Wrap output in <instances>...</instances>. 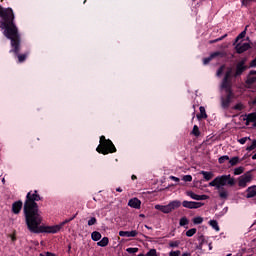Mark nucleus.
Here are the masks:
<instances>
[{
  "mask_svg": "<svg viewBox=\"0 0 256 256\" xmlns=\"http://www.w3.org/2000/svg\"><path fill=\"white\" fill-rule=\"evenodd\" d=\"M192 222L194 223V225H201V223H203V217L201 216L194 217L192 219Z\"/></svg>",
  "mask_w": 256,
  "mask_h": 256,
  "instance_id": "nucleus-27",
  "label": "nucleus"
},
{
  "mask_svg": "<svg viewBox=\"0 0 256 256\" xmlns=\"http://www.w3.org/2000/svg\"><path fill=\"white\" fill-rule=\"evenodd\" d=\"M182 256H191V253L185 252V253L182 254Z\"/></svg>",
  "mask_w": 256,
  "mask_h": 256,
  "instance_id": "nucleus-48",
  "label": "nucleus"
},
{
  "mask_svg": "<svg viewBox=\"0 0 256 256\" xmlns=\"http://www.w3.org/2000/svg\"><path fill=\"white\" fill-rule=\"evenodd\" d=\"M97 223V218L92 217L91 219L88 220V225L91 227L92 225H95Z\"/></svg>",
  "mask_w": 256,
  "mask_h": 256,
  "instance_id": "nucleus-38",
  "label": "nucleus"
},
{
  "mask_svg": "<svg viewBox=\"0 0 256 256\" xmlns=\"http://www.w3.org/2000/svg\"><path fill=\"white\" fill-rule=\"evenodd\" d=\"M169 179H171V181H175L176 183H179V178L175 177V176H169Z\"/></svg>",
  "mask_w": 256,
  "mask_h": 256,
  "instance_id": "nucleus-43",
  "label": "nucleus"
},
{
  "mask_svg": "<svg viewBox=\"0 0 256 256\" xmlns=\"http://www.w3.org/2000/svg\"><path fill=\"white\" fill-rule=\"evenodd\" d=\"M169 256H181V251H179V250L170 251Z\"/></svg>",
  "mask_w": 256,
  "mask_h": 256,
  "instance_id": "nucleus-41",
  "label": "nucleus"
},
{
  "mask_svg": "<svg viewBox=\"0 0 256 256\" xmlns=\"http://www.w3.org/2000/svg\"><path fill=\"white\" fill-rule=\"evenodd\" d=\"M26 59H27V55L25 54L18 55L19 63H23V61H25Z\"/></svg>",
  "mask_w": 256,
  "mask_h": 256,
  "instance_id": "nucleus-39",
  "label": "nucleus"
},
{
  "mask_svg": "<svg viewBox=\"0 0 256 256\" xmlns=\"http://www.w3.org/2000/svg\"><path fill=\"white\" fill-rule=\"evenodd\" d=\"M208 247H209V251L213 249V245H211V243L208 244Z\"/></svg>",
  "mask_w": 256,
  "mask_h": 256,
  "instance_id": "nucleus-49",
  "label": "nucleus"
},
{
  "mask_svg": "<svg viewBox=\"0 0 256 256\" xmlns=\"http://www.w3.org/2000/svg\"><path fill=\"white\" fill-rule=\"evenodd\" d=\"M126 251L127 253L134 255L135 253L139 252V248H127Z\"/></svg>",
  "mask_w": 256,
  "mask_h": 256,
  "instance_id": "nucleus-37",
  "label": "nucleus"
},
{
  "mask_svg": "<svg viewBox=\"0 0 256 256\" xmlns=\"http://www.w3.org/2000/svg\"><path fill=\"white\" fill-rule=\"evenodd\" d=\"M92 241H101V234L97 231L92 232L91 234Z\"/></svg>",
  "mask_w": 256,
  "mask_h": 256,
  "instance_id": "nucleus-25",
  "label": "nucleus"
},
{
  "mask_svg": "<svg viewBox=\"0 0 256 256\" xmlns=\"http://www.w3.org/2000/svg\"><path fill=\"white\" fill-rule=\"evenodd\" d=\"M135 179H137V176L132 175V180L135 181Z\"/></svg>",
  "mask_w": 256,
  "mask_h": 256,
  "instance_id": "nucleus-52",
  "label": "nucleus"
},
{
  "mask_svg": "<svg viewBox=\"0 0 256 256\" xmlns=\"http://www.w3.org/2000/svg\"><path fill=\"white\" fill-rule=\"evenodd\" d=\"M181 205V201L173 200L170 201L167 205L156 204L154 206V209H156L157 211H161V213H164L165 215H169V213H173L175 209H179Z\"/></svg>",
  "mask_w": 256,
  "mask_h": 256,
  "instance_id": "nucleus-7",
  "label": "nucleus"
},
{
  "mask_svg": "<svg viewBox=\"0 0 256 256\" xmlns=\"http://www.w3.org/2000/svg\"><path fill=\"white\" fill-rule=\"evenodd\" d=\"M98 247H107L109 245V238L103 237L99 242H97Z\"/></svg>",
  "mask_w": 256,
  "mask_h": 256,
  "instance_id": "nucleus-21",
  "label": "nucleus"
},
{
  "mask_svg": "<svg viewBox=\"0 0 256 256\" xmlns=\"http://www.w3.org/2000/svg\"><path fill=\"white\" fill-rule=\"evenodd\" d=\"M200 114L197 115L198 119H207V112H205V107L200 106Z\"/></svg>",
  "mask_w": 256,
  "mask_h": 256,
  "instance_id": "nucleus-23",
  "label": "nucleus"
},
{
  "mask_svg": "<svg viewBox=\"0 0 256 256\" xmlns=\"http://www.w3.org/2000/svg\"><path fill=\"white\" fill-rule=\"evenodd\" d=\"M179 245H181L180 241H171L169 243V247H171L172 249H175V248L179 247Z\"/></svg>",
  "mask_w": 256,
  "mask_h": 256,
  "instance_id": "nucleus-33",
  "label": "nucleus"
},
{
  "mask_svg": "<svg viewBox=\"0 0 256 256\" xmlns=\"http://www.w3.org/2000/svg\"><path fill=\"white\" fill-rule=\"evenodd\" d=\"M220 199H227L229 197V192L225 188H220L218 190Z\"/></svg>",
  "mask_w": 256,
  "mask_h": 256,
  "instance_id": "nucleus-20",
  "label": "nucleus"
},
{
  "mask_svg": "<svg viewBox=\"0 0 256 256\" xmlns=\"http://www.w3.org/2000/svg\"><path fill=\"white\" fill-rule=\"evenodd\" d=\"M145 228H146V229H151V227H149V226H147V225H145Z\"/></svg>",
  "mask_w": 256,
  "mask_h": 256,
  "instance_id": "nucleus-54",
  "label": "nucleus"
},
{
  "mask_svg": "<svg viewBox=\"0 0 256 256\" xmlns=\"http://www.w3.org/2000/svg\"><path fill=\"white\" fill-rule=\"evenodd\" d=\"M0 17H4V19L6 20L4 35L5 37H7V39H10L11 45L13 47L12 51L15 53H19L21 38L19 36V30L17 29V26L15 25V23H13V19H15V16L13 15V10L3 9V7L0 6Z\"/></svg>",
  "mask_w": 256,
  "mask_h": 256,
  "instance_id": "nucleus-1",
  "label": "nucleus"
},
{
  "mask_svg": "<svg viewBox=\"0 0 256 256\" xmlns=\"http://www.w3.org/2000/svg\"><path fill=\"white\" fill-rule=\"evenodd\" d=\"M2 183L5 184V178L2 179Z\"/></svg>",
  "mask_w": 256,
  "mask_h": 256,
  "instance_id": "nucleus-55",
  "label": "nucleus"
},
{
  "mask_svg": "<svg viewBox=\"0 0 256 256\" xmlns=\"http://www.w3.org/2000/svg\"><path fill=\"white\" fill-rule=\"evenodd\" d=\"M251 181H253V175H251V172H247L239 177L238 185L239 187L245 188Z\"/></svg>",
  "mask_w": 256,
  "mask_h": 256,
  "instance_id": "nucleus-8",
  "label": "nucleus"
},
{
  "mask_svg": "<svg viewBox=\"0 0 256 256\" xmlns=\"http://www.w3.org/2000/svg\"><path fill=\"white\" fill-rule=\"evenodd\" d=\"M245 253L244 252H241V253H238L236 256H244Z\"/></svg>",
  "mask_w": 256,
  "mask_h": 256,
  "instance_id": "nucleus-50",
  "label": "nucleus"
},
{
  "mask_svg": "<svg viewBox=\"0 0 256 256\" xmlns=\"http://www.w3.org/2000/svg\"><path fill=\"white\" fill-rule=\"evenodd\" d=\"M197 233V228H191L186 232V237H193Z\"/></svg>",
  "mask_w": 256,
  "mask_h": 256,
  "instance_id": "nucleus-29",
  "label": "nucleus"
},
{
  "mask_svg": "<svg viewBox=\"0 0 256 256\" xmlns=\"http://www.w3.org/2000/svg\"><path fill=\"white\" fill-rule=\"evenodd\" d=\"M253 1H255V0H242V5L247 6L248 3H251Z\"/></svg>",
  "mask_w": 256,
  "mask_h": 256,
  "instance_id": "nucleus-44",
  "label": "nucleus"
},
{
  "mask_svg": "<svg viewBox=\"0 0 256 256\" xmlns=\"http://www.w3.org/2000/svg\"><path fill=\"white\" fill-rule=\"evenodd\" d=\"M204 205L205 204L203 202H194V201H187V200H184L182 202V206L185 207V209H199Z\"/></svg>",
  "mask_w": 256,
  "mask_h": 256,
  "instance_id": "nucleus-9",
  "label": "nucleus"
},
{
  "mask_svg": "<svg viewBox=\"0 0 256 256\" xmlns=\"http://www.w3.org/2000/svg\"><path fill=\"white\" fill-rule=\"evenodd\" d=\"M128 207L132 209H141V200L138 198H132L128 201Z\"/></svg>",
  "mask_w": 256,
  "mask_h": 256,
  "instance_id": "nucleus-14",
  "label": "nucleus"
},
{
  "mask_svg": "<svg viewBox=\"0 0 256 256\" xmlns=\"http://www.w3.org/2000/svg\"><path fill=\"white\" fill-rule=\"evenodd\" d=\"M247 141H251L250 137H243L238 139V143H240V145H245V143H247Z\"/></svg>",
  "mask_w": 256,
  "mask_h": 256,
  "instance_id": "nucleus-34",
  "label": "nucleus"
},
{
  "mask_svg": "<svg viewBox=\"0 0 256 256\" xmlns=\"http://www.w3.org/2000/svg\"><path fill=\"white\" fill-rule=\"evenodd\" d=\"M235 109H238L239 111H241V109H243V104L236 105Z\"/></svg>",
  "mask_w": 256,
  "mask_h": 256,
  "instance_id": "nucleus-46",
  "label": "nucleus"
},
{
  "mask_svg": "<svg viewBox=\"0 0 256 256\" xmlns=\"http://www.w3.org/2000/svg\"><path fill=\"white\" fill-rule=\"evenodd\" d=\"M75 215L70 218L66 219L60 224L54 225V226H45L41 225V222L43 221V217H41V214H38V216H34L33 218H30L29 220H26L27 227L31 233H59L67 225V223H71L73 219H75Z\"/></svg>",
  "mask_w": 256,
  "mask_h": 256,
  "instance_id": "nucleus-2",
  "label": "nucleus"
},
{
  "mask_svg": "<svg viewBox=\"0 0 256 256\" xmlns=\"http://www.w3.org/2000/svg\"><path fill=\"white\" fill-rule=\"evenodd\" d=\"M223 71H225V66H221V67L218 69V71H217V73H216L217 77H221V75H223Z\"/></svg>",
  "mask_w": 256,
  "mask_h": 256,
  "instance_id": "nucleus-40",
  "label": "nucleus"
},
{
  "mask_svg": "<svg viewBox=\"0 0 256 256\" xmlns=\"http://www.w3.org/2000/svg\"><path fill=\"white\" fill-rule=\"evenodd\" d=\"M229 163L232 167H234V165H237V163H239V157H233L229 160Z\"/></svg>",
  "mask_w": 256,
  "mask_h": 256,
  "instance_id": "nucleus-30",
  "label": "nucleus"
},
{
  "mask_svg": "<svg viewBox=\"0 0 256 256\" xmlns=\"http://www.w3.org/2000/svg\"><path fill=\"white\" fill-rule=\"evenodd\" d=\"M35 201H41V196L37 194V190H35L34 192H28L24 204V215L26 221H29V219H33V217L41 215V212L39 211V206L35 203Z\"/></svg>",
  "mask_w": 256,
  "mask_h": 256,
  "instance_id": "nucleus-3",
  "label": "nucleus"
},
{
  "mask_svg": "<svg viewBox=\"0 0 256 256\" xmlns=\"http://www.w3.org/2000/svg\"><path fill=\"white\" fill-rule=\"evenodd\" d=\"M253 83H256V70L250 71L246 79L247 85H253Z\"/></svg>",
  "mask_w": 256,
  "mask_h": 256,
  "instance_id": "nucleus-15",
  "label": "nucleus"
},
{
  "mask_svg": "<svg viewBox=\"0 0 256 256\" xmlns=\"http://www.w3.org/2000/svg\"><path fill=\"white\" fill-rule=\"evenodd\" d=\"M179 225L180 227H185V225H189V219H187V217L185 216L180 218Z\"/></svg>",
  "mask_w": 256,
  "mask_h": 256,
  "instance_id": "nucleus-26",
  "label": "nucleus"
},
{
  "mask_svg": "<svg viewBox=\"0 0 256 256\" xmlns=\"http://www.w3.org/2000/svg\"><path fill=\"white\" fill-rule=\"evenodd\" d=\"M252 159L255 161V159H256V153L252 156Z\"/></svg>",
  "mask_w": 256,
  "mask_h": 256,
  "instance_id": "nucleus-53",
  "label": "nucleus"
},
{
  "mask_svg": "<svg viewBox=\"0 0 256 256\" xmlns=\"http://www.w3.org/2000/svg\"><path fill=\"white\" fill-rule=\"evenodd\" d=\"M21 209H23V202L17 201L12 204V211L15 215H18V213L21 212Z\"/></svg>",
  "mask_w": 256,
  "mask_h": 256,
  "instance_id": "nucleus-16",
  "label": "nucleus"
},
{
  "mask_svg": "<svg viewBox=\"0 0 256 256\" xmlns=\"http://www.w3.org/2000/svg\"><path fill=\"white\" fill-rule=\"evenodd\" d=\"M215 57H223V53H221L219 51L213 52L212 54H210L209 57L203 59V64L208 65V63H211V61H213V59H215Z\"/></svg>",
  "mask_w": 256,
  "mask_h": 256,
  "instance_id": "nucleus-13",
  "label": "nucleus"
},
{
  "mask_svg": "<svg viewBox=\"0 0 256 256\" xmlns=\"http://www.w3.org/2000/svg\"><path fill=\"white\" fill-rule=\"evenodd\" d=\"M40 256H55V254H53L51 252H46L44 254H40Z\"/></svg>",
  "mask_w": 256,
  "mask_h": 256,
  "instance_id": "nucleus-45",
  "label": "nucleus"
},
{
  "mask_svg": "<svg viewBox=\"0 0 256 256\" xmlns=\"http://www.w3.org/2000/svg\"><path fill=\"white\" fill-rule=\"evenodd\" d=\"M256 149V140L252 141V144L246 148V151H253Z\"/></svg>",
  "mask_w": 256,
  "mask_h": 256,
  "instance_id": "nucleus-36",
  "label": "nucleus"
},
{
  "mask_svg": "<svg viewBox=\"0 0 256 256\" xmlns=\"http://www.w3.org/2000/svg\"><path fill=\"white\" fill-rule=\"evenodd\" d=\"M186 195L191 199H194L195 201H207V199H209V196L205 194L198 195V194H195L193 191H187Z\"/></svg>",
  "mask_w": 256,
  "mask_h": 256,
  "instance_id": "nucleus-11",
  "label": "nucleus"
},
{
  "mask_svg": "<svg viewBox=\"0 0 256 256\" xmlns=\"http://www.w3.org/2000/svg\"><path fill=\"white\" fill-rule=\"evenodd\" d=\"M200 175H203V178L205 181H211L214 177L213 172H208V171H200Z\"/></svg>",
  "mask_w": 256,
  "mask_h": 256,
  "instance_id": "nucleus-18",
  "label": "nucleus"
},
{
  "mask_svg": "<svg viewBox=\"0 0 256 256\" xmlns=\"http://www.w3.org/2000/svg\"><path fill=\"white\" fill-rule=\"evenodd\" d=\"M192 135H194L195 137H199V135H201L198 125L193 126Z\"/></svg>",
  "mask_w": 256,
  "mask_h": 256,
  "instance_id": "nucleus-28",
  "label": "nucleus"
},
{
  "mask_svg": "<svg viewBox=\"0 0 256 256\" xmlns=\"http://www.w3.org/2000/svg\"><path fill=\"white\" fill-rule=\"evenodd\" d=\"M209 225H210V227H212V229H214L215 231H220L219 223L217 222V220H210V221H209Z\"/></svg>",
  "mask_w": 256,
  "mask_h": 256,
  "instance_id": "nucleus-24",
  "label": "nucleus"
},
{
  "mask_svg": "<svg viewBox=\"0 0 256 256\" xmlns=\"http://www.w3.org/2000/svg\"><path fill=\"white\" fill-rule=\"evenodd\" d=\"M116 191H117L118 193H123V189H121V188H116Z\"/></svg>",
  "mask_w": 256,
  "mask_h": 256,
  "instance_id": "nucleus-47",
  "label": "nucleus"
},
{
  "mask_svg": "<svg viewBox=\"0 0 256 256\" xmlns=\"http://www.w3.org/2000/svg\"><path fill=\"white\" fill-rule=\"evenodd\" d=\"M137 235H139V232H137V230L119 232L120 237H137Z\"/></svg>",
  "mask_w": 256,
  "mask_h": 256,
  "instance_id": "nucleus-17",
  "label": "nucleus"
},
{
  "mask_svg": "<svg viewBox=\"0 0 256 256\" xmlns=\"http://www.w3.org/2000/svg\"><path fill=\"white\" fill-rule=\"evenodd\" d=\"M182 181H184L185 183H191V181H193V176L184 175L183 178H182Z\"/></svg>",
  "mask_w": 256,
  "mask_h": 256,
  "instance_id": "nucleus-32",
  "label": "nucleus"
},
{
  "mask_svg": "<svg viewBox=\"0 0 256 256\" xmlns=\"http://www.w3.org/2000/svg\"><path fill=\"white\" fill-rule=\"evenodd\" d=\"M225 37H227V34L223 35V36L220 37V38H217V39H215V40L210 41V43H217V42H219V41H223V39H225Z\"/></svg>",
  "mask_w": 256,
  "mask_h": 256,
  "instance_id": "nucleus-42",
  "label": "nucleus"
},
{
  "mask_svg": "<svg viewBox=\"0 0 256 256\" xmlns=\"http://www.w3.org/2000/svg\"><path fill=\"white\" fill-rule=\"evenodd\" d=\"M226 185H229V187L235 185V178L231 177V174L217 176L209 183V187H215L217 190L223 189Z\"/></svg>",
  "mask_w": 256,
  "mask_h": 256,
  "instance_id": "nucleus-5",
  "label": "nucleus"
},
{
  "mask_svg": "<svg viewBox=\"0 0 256 256\" xmlns=\"http://www.w3.org/2000/svg\"><path fill=\"white\" fill-rule=\"evenodd\" d=\"M235 49L239 54L245 53V51H249V49H251V44L242 41L236 44Z\"/></svg>",
  "mask_w": 256,
  "mask_h": 256,
  "instance_id": "nucleus-10",
  "label": "nucleus"
},
{
  "mask_svg": "<svg viewBox=\"0 0 256 256\" xmlns=\"http://www.w3.org/2000/svg\"><path fill=\"white\" fill-rule=\"evenodd\" d=\"M256 196V186H251L247 189V199H251Z\"/></svg>",
  "mask_w": 256,
  "mask_h": 256,
  "instance_id": "nucleus-19",
  "label": "nucleus"
},
{
  "mask_svg": "<svg viewBox=\"0 0 256 256\" xmlns=\"http://www.w3.org/2000/svg\"><path fill=\"white\" fill-rule=\"evenodd\" d=\"M139 217H141L142 219H145V214H140Z\"/></svg>",
  "mask_w": 256,
  "mask_h": 256,
  "instance_id": "nucleus-51",
  "label": "nucleus"
},
{
  "mask_svg": "<svg viewBox=\"0 0 256 256\" xmlns=\"http://www.w3.org/2000/svg\"><path fill=\"white\" fill-rule=\"evenodd\" d=\"M225 161H229V156L227 155H224V156H221L219 159H218V163L223 164L225 163Z\"/></svg>",
  "mask_w": 256,
  "mask_h": 256,
  "instance_id": "nucleus-35",
  "label": "nucleus"
},
{
  "mask_svg": "<svg viewBox=\"0 0 256 256\" xmlns=\"http://www.w3.org/2000/svg\"><path fill=\"white\" fill-rule=\"evenodd\" d=\"M245 171V168L242 166L234 169V175H241Z\"/></svg>",
  "mask_w": 256,
  "mask_h": 256,
  "instance_id": "nucleus-31",
  "label": "nucleus"
},
{
  "mask_svg": "<svg viewBox=\"0 0 256 256\" xmlns=\"http://www.w3.org/2000/svg\"><path fill=\"white\" fill-rule=\"evenodd\" d=\"M96 151L98 153H102V155H109V153H115V151H117V148H115V145H113V142L111 140H106L105 136H101L100 144L96 148Z\"/></svg>",
  "mask_w": 256,
  "mask_h": 256,
  "instance_id": "nucleus-6",
  "label": "nucleus"
},
{
  "mask_svg": "<svg viewBox=\"0 0 256 256\" xmlns=\"http://www.w3.org/2000/svg\"><path fill=\"white\" fill-rule=\"evenodd\" d=\"M247 27L249 26H246L245 27V30L242 31L235 39V43H239V41H241V39H245V35H247Z\"/></svg>",
  "mask_w": 256,
  "mask_h": 256,
  "instance_id": "nucleus-22",
  "label": "nucleus"
},
{
  "mask_svg": "<svg viewBox=\"0 0 256 256\" xmlns=\"http://www.w3.org/2000/svg\"><path fill=\"white\" fill-rule=\"evenodd\" d=\"M233 73V70L229 68L225 74V77L221 84V91H225L227 97L221 98V105L223 109H227L229 107V103H231V97H233V92H231V74Z\"/></svg>",
  "mask_w": 256,
  "mask_h": 256,
  "instance_id": "nucleus-4",
  "label": "nucleus"
},
{
  "mask_svg": "<svg viewBox=\"0 0 256 256\" xmlns=\"http://www.w3.org/2000/svg\"><path fill=\"white\" fill-rule=\"evenodd\" d=\"M247 69V66H245V60H241L237 65H236V73L235 77H239V75L243 74V71Z\"/></svg>",
  "mask_w": 256,
  "mask_h": 256,
  "instance_id": "nucleus-12",
  "label": "nucleus"
}]
</instances>
